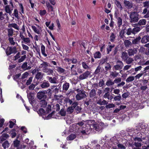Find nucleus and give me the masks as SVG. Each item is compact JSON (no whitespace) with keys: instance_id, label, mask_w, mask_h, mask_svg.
I'll return each mask as SVG.
<instances>
[{"instance_id":"f257e3e1","label":"nucleus","mask_w":149,"mask_h":149,"mask_svg":"<svg viewBox=\"0 0 149 149\" xmlns=\"http://www.w3.org/2000/svg\"><path fill=\"white\" fill-rule=\"evenodd\" d=\"M87 123L88 124L86 126V128L85 129L81 130V132L83 134H87L91 132H95V130L99 131L102 129V126L104 125L102 123H100L99 124L95 123L94 120H88Z\"/></svg>"},{"instance_id":"f03ea898","label":"nucleus","mask_w":149,"mask_h":149,"mask_svg":"<svg viewBox=\"0 0 149 149\" xmlns=\"http://www.w3.org/2000/svg\"><path fill=\"white\" fill-rule=\"evenodd\" d=\"M42 61V63L40 64L39 68L42 69V72L46 73L47 75H50L52 74L53 72V70L48 68L49 65V63L44 61Z\"/></svg>"},{"instance_id":"7ed1b4c3","label":"nucleus","mask_w":149,"mask_h":149,"mask_svg":"<svg viewBox=\"0 0 149 149\" xmlns=\"http://www.w3.org/2000/svg\"><path fill=\"white\" fill-rule=\"evenodd\" d=\"M130 22L135 23L137 22L139 19L138 13L136 12L130 13Z\"/></svg>"},{"instance_id":"20e7f679","label":"nucleus","mask_w":149,"mask_h":149,"mask_svg":"<svg viewBox=\"0 0 149 149\" xmlns=\"http://www.w3.org/2000/svg\"><path fill=\"white\" fill-rule=\"evenodd\" d=\"M76 91L78 93L76 96L77 100H80L86 97V95L84 92L81 91L79 89H77Z\"/></svg>"},{"instance_id":"39448f33","label":"nucleus","mask_w":149,"mask_h":149,"mask_svg":"<svg viewBox=\"0 0 149 149\" xmlns=\"http://www.w3.org/2000/svg\"><path fill=\"white\" fill-rule=\"evenodd\" d=\"M90 73L88 71L85 72L83 74L80 75L79 77V79L80 80H83L86 79L90 74Z\"/></svg>"},{"instance_id":"423d86ee","label":"nucleus","mask_w":149,"mask_h":149,"mask_svg":"<svg viewBox=\"0 0 149 149\" xmlns=\"http://www.w3.org/2000/svg\"><path fill=\"white\" fill-rule=\"evenodd\" d=\"M116 63L117 65L114 66V68L116 70H119L122 68L123 66V63L121 61H118Z\"/></svg>"},{"instance_id":"0eeeda50","label":"nucleus","mask_w":149,"mask_h":149,"mask_svg":"<svg viewBox=\"0 0 149 149\" xmlns=\"http://www.w3.org/2000/svg\"><path fill=\"white\" fill-rule=\"evenodd\" d=\"M45 93L46 92L45 91L39 92L37 93V97L39 99L44 98L46 97Z\"/></svg>"},{"instance_id":"6e6552de","label":"nucleus","mask_w":149,"mask_h":149,"mask_svg":"<svg viewBox=\"0 0 149 149\" xmlns=\"http://www.w3.org/2000/svg\"><path fill=\"white\" fill-rule=\"evenodd\" d=\"M47 79L51 83L57 84L58 82L57 78L56 77H52L48 76L47 77Z\"/></svg>"},{"instance_id":"1a4fd4ad","label":"nucleus","mask_w":149,"mask_h":149,"mask_svg":"<svg viewBox=\"0 0 149 149\" xmlns=\"http://www.w3.org/2000/svg\"><path fill=\"white\" fill-rule=\"evenodd\" d=\"M15 50V48H12L11 47H7L6 50V53L8 55L11 54L13 53Z\"/></svg>"},{"instance_id":"9d476101","label":"nucleus","mask_w":149,"mask_h":149,"mask_svg":"<svg viewBox=\"0 0 149 149\" xmlns=\"http://www.w3.org/2000/svg\"><path fill=\"white\" fill-rule=\"evenodd\" d=\"M128 52L129 56L133 55L137 52V49L136 48L130 49L128 50Z\"/></svg>"},{"instance_id":"9b49d317","label":"nucleus","mask_w":149,"mask_h":149,"mask_svg":"<svg viewBox=\"0 0 149 149\" xmlns=\"http://www.w3.org/2000/svg\"><path fill=\"white\" fill-rule=\"evenodd\" d=\"M13 10V8L10 7L9 5H7L5 7V10L6 12L10 15L11 14Z\"/></svg>"},{"instance_id":"f8f14e48","label":"nucleus","mask_w":149,"mask_h":149,"mask_svg":"<svg viewBox=\"0 0 149 149\" xmlns=\"http://www.w3.org/2000/svg\"><path fill=\"white\" fill-rule=\"evenodd\" d=\"M124 2L125 6L127 8L130 9L132 7L133 5L131 2L129 1L125 0Z\"/></svg>"},{"instance_id":"ddd939ff","label":"nucleus","mask_w":149,"mask_h":149,"mask_svg":"<svg viewBox=\"0 0 149 149\" xmlns=\"http://www.w3.org/2000/svg\"><path fill=\"white\" fill-rule=\"evenodd\" d=\"M49 86L50 84L48 81L45 80L41 85V87L42 88H45L49 87Z\"/></svg>"},{"instance_id":"4468645a","label":"nucleus","mask_w":149,"mask_h":149,"mask_svg":"<svg viewBox=\"0 0 149 149\" xmlns=\"http://www.w3.org/2000/svg\"><path fill=\"white\" fill-rule=\"evenodd\" d=\"M27 62H24L22 65V68L24 70H27L30 69L31 67L30 66H27Z\"/></svg>"},{"instance_id":"2eb2a0df","label":"nucleus","mask_w":149,"mask_h":149,"mask_svg":"<svg viewBox=\"0 0 149 149\" xmlns=\"http://www.w3.org/2000/svg\"><path fill=\"white\" fill-rule=\"evenodd\" d=\"M141 41L142 43H146L149 41V36H145L142 39Z\"/></svg>"},{"instance_id":"dca6fc26","label":"nucleus","mask_w":149,"mask_h":149,"mask_svg":"<svg viewBox=\"0 0 149 149\" xmlns=\"http://www.w3.org/2000/svg\"><path fill=\"white\" fill-rule=\"evenodd\" d=\"M56 70L60 74L64 73L65 71V70L64 69L61 68L60 67L56 66Z\"/></svg>"},{"instance_id":"f3484780","label":"nucleus","mask_w":149,"mask_h":149,"mask_svg":"<svg viewBox=\"0 0 149 149\" xmlns=\"http://www.w3.org/2000/svg\"><path fill=\"white\" fill-rule=\"evenodd\" d=\"M70 86L69 84L68 83L65 82L63 85V90L67 91L69 88Z\"/></svg>"},{"instance_id":"a211bd4d","label":"nucleus","mask_w":149,"mask_h":149,"mask_svg":"<svg viewBox=\"0 0 149 149\" xmlns=\"http://www.w3.org/2000/svg\"><path fill=\"white\" fill-rule=\"evenodd\" d=\"M19 13L22 16V13L24 14V8L22 4L21 3H20L19 4Z\"/></svg>"},{"instance_id":"6ab92c4d","label":"nucleus","mask_w":149,"mask_h":149,"mask_svg":"<svg viewBox=\"0 0 149 149\" xmlns=\"http://www.w3.org/2000/svg\"><path fill=\"white\" fill-rule=\"evenodd\" d=\"M9 137V135L6 134H4L0 137V139L1 141H3Z\"/></svg>"},{"instance_id":"aec40b11","label":"nucleus","mask_w":149,"mask_h":149,"mask_svg":"<svg viewBox=\"0 0 149 149\" xmlns=\"http://www.w3.org/2000/svg\"><path fill=\"white\" fill-rule=\"evenodd\" d=\"M76 137V135L74 134H72L69 136L67 138L68 140H72L75 138Z\"/></svg>"},{"instance_id":"412c9836","label":"nucleus","mask_w":149,"mask_h":149,"mask_svg":"<svg viewBox=\"0 0 149 149\" xmlns=\"http://www.w3.org/2000/svg\"><path fill=\"white\" fill-rule=\"evenodd\" d=\"M101 57V54L99 52H97L94 54V57L95 58H100Z\"/></svg>"},{"instance_id":"4be33fe9","label":"nucleus","mask_w":149,"mask_h":149,"mask_svg":"<svg viewBox=\"0 0 149 149\" xmlns=\"http://www.w3.org/2000/svg\"><path fill=\"white\" fill-rule=\"evenodd\" d=\"M41 52L42 54L45 57L47 56V54L45 53V47L43 45L41 46Z\"/></svg>"},{"instance_id":"5701e85b","label":"nucleus","mask_w":149,"mask_h":149,"mask_svg":"<svg viewBox=\"0 0 149 149\" xmlns=\"http://www.w3.org/2000/svg\"><path fill=\"white\" fill-rule=\"evenodd\" d=\"M97 103L100 105H103L107 104V101L105 100L102 101L101 100H100L97 101Z\"/></svg>"},{"instance_id":"b1692460","label":"nucleus","mask_w":149,"mask_h":149,"mask_svg":"<svg viewBox=\"0 0 149 149\" xmlns=\"http://www.w3.org/2000/svg\"><path fill=\"white\" fill-rule=\"evenodd\" d=\"M146 20L145 19H143L139 21L138 24L140 26H143L146 24Z\"/></svg>"},{"instance_id":"393cba45","label":"nucleus","mask_w":149,"mask_h":149,"mask_svg":"<svg viewBox=\"0 0 149 149\" xmlns=\"http://www.w3.org/2000/svg\"><path fill=\"white\" fill-rule=\"evenodd\" d=\"M122 58L124 60H126L128 57L127 54L125 52H123L122 54Z\"/></svg>"},{"instance_id":"a878e982","label":"nucleus","mask_w":149,"mask_h":149,"mask_svg":"<svg viewBox=\"0 0 149 149\" xmlns=\"http://www.w3.org/2000/svg\"><path fill=\"white\" fill-rule=\"evenodd\" d=\"M141 29L139 27L134 28L133 30V34H135L140 30Z\"/></svg>"},{"instance_id":"bb28decb","label":"nucleus","mask_w":149,"mask_h":149,"mask_svg":"<svg viewBox=\"0 0 149 149\" xmlns=\"http://www.w3.org/2000/svg\"><path fill=\"white\" fill-rule=\"evenodd\" d=\"M40 103L42 107L44 108L47 106V103L45 100H43L41 101Z\"/></svg>"},{"instance_id":"cd10ccee","label":"nucleus","mask_w":149,"mask_h":149,"mask_svg":"<svg viewBox=\"0 0 149 149\" xmlns=\"http://www.w3.org/2000/svg\"><path fill=\"white\" fill-rule=\"evenodd\" d=\"M31 28L33 30L35 33L38 34L40 33V31L38 29H37L35 26H31Z\"/></svg>"},{"instance_id":"c85d7f7f","label":"nucleus","mask_w":149,"mask_h":149,"mask_svg":"<svg viewBox=\"0 0 149 149\" xmlns=\"http://www.w3.org/2000/svg\"><path fill=\"white\" fill-rule=\"evenodd\" d=\"M13 15L17 18L18 19L19 16L18 15V12L17 9H15L13 13Z\"/></svg>"},{"instance_id":"c756f323","label":"nucleus","mask_w":149,"mask_h":149,"mask_svg":"<svg viewBox=\"0 0 149 149\" xmlns=\"http://www.w3.org/2000/svg\"><path fill=\"white\" fill-rule=\"evenodd\" d=\"M9 123L10 124L9 125V127L10 128H12L16 123V120L15 119H13L12 121H10Z\"/></svg>"},{"instance_id":"7c9ffc66","label":"nucleus","mask_w":149,"mask_h":149,"mask_svg":"<svg viewBox=\"0 0 149 149\" xmlns=\"http://www.w3.org/2000/svg\"><path fill=\"white\" fill-rule=\"evenodd\" d=\"M21 42L22 43V47L23 49L25 50H26L27 51H29V47L28 46H27V45H26L24 44H23L22 41Z\"/></svg>"},{"instance_id":"2f4dec72","label":"nucleus","mask_w":149,"mask_h":149,"mask_svg":"<svg viewBox=\"0 0 149 149\" xmlns=\"http://www.w3.org/2000/svg\"><path fill=\"white\" fill-rule=\"evenodd\" d=\"M115 3L118 7L120 9V10H122L123 9V8L120 2L116 0L115 1Z\"/></svg>"},{"instance_id":"473e14b6","label":"nucleus","mask_w":149,"mask_h":149,"mask_svg":"<svg viewBox=\"0 0 149 149\" xmlns=\"http://www.w3.org/2000/svg\"><path fill=\"white\" fill-rule=\"evenodd\" d=\"M7 17V14L6 13L5 14H3L2 12H0V19L3 20L5 18Z\"/></svg>"},{"instance_id":"72a5a7b5","label":"nucleus","mask_w":149,"mask_h":149,"mask_svg":"<svg viewBox=\"0 0 149 149\" xmlns=\"http://www.w3.org/2000/svg\"><path fill=\"white\" fill-rule=\"evenodd\" d=\"M114 45H108L107 48V54H108L111 51V49L114 47Z\"/></svg>"},{"instance_id":"f704fd0d","label":"nucleus","mask_w":149,"mask_h":149,"mask_svg":"<svg viewBox=\"0 0 149 149\" xmlns=\"http://www.w3.org/2000/svg\"><path fill=\"white\" fill-rule=\"evenodd\" d=\"M2 146L4 149H6L7 148H8L9 146V143L8 142V141H6L2 144Z\"/></svg>"},{"instance_id":"c9c22d12","label":"nucleus","mask_w":149,"mask_h":149,"mask_svg":"<svg viewBox=\"0 0 149 149\" xmlns=\"http://www.w3.org/2000/svg\"><path fill=\"white\" fill-rule=\"evenodd\" d=\"M9 25L10 27H13L17 30H19V27L17 26V24H9Z\"/></svg>"},{"instance_id":"e433bc0d","label":"nucleus","mask_w":149,"mask_h":149,"mask_svg":"<svg viewBox=\"0 0 149 149\" xmlns=\"http://www.w3.org/2000/svg\"><path fill=\"white\" fill-rule=\"evenodd\" d=\"M134 77L130 76L126 79V81L128 83L131 82L134 79Z\"/></svg>"},{"instance_id":"4c0bfd02","label":"nucleus","mask_w":149,"mask_h":149,"mask_svg":"<svg viewBox=\"0 0 149 149\" xmlns=\"http://www.w3.org/2000/svg\"><path fill=\"white\" fill-rule=\"evenodd\" d=\"M95 90H91L90 93V97H93L95 96Z\"/></svg>"},{"instance_id":"58836bf2","label":"nucleus","mask_w":149,"mask_h":149,"mask_svg":"<svg viewBox=\"0 0 149 149\" xmlns=\"http://www.w3.org/2000/svg\"><path fill=\"white\" fill-rule=\"evenodd\" d=\"M23 41L25 44L29 45V44L31 42L29 38H25L24 40H23Z\"/></svg>"},{"instance_id":"ea45409f","label":"nucleus","mask_w":149,"mask_h":149,"mask_svg":"<svg viewBox=\"0 0 149 149\" xmlns=\"http://www.w3.org/2000/svg\"><path fill=\"white\" fill-rule=\"evenodd\" d=\"M118 73L116 72H111L110 74V77H116L118 75Z\"/></svg>"},{"instance_id":"a19ab883","label":"nucleus","mask_w":149,"mask_h":149,"mask_svg":"<svg viewBox=\"0 0 149 149\" xmlns=\"http://www.w3.org/2000/svg\"><path fill=\"white\" fill-rule=\"evenodd\" d=\"M141 38L140 37H138L136 38L135 39H134L133 40H132V43L134 44H137L138 42L140 40Z\"/></svg>"},{"instance_id":"79ce46f5","label":"nucleus","mask_w":149,"mask_h":149,"mask_svg":"<svg viewBox=\"0 0 149 149\" xmlns=\"http://www.w3.org/2000/svg\"><path fill=\"white\" fill-rule=\"evenodd\" d=\"M26 58V55H24L21 57L19 59L18 62L19 63H21L23 62Z\"/></svg>"},{"instance_id":"37998d69","label":"nucleus","mask_w":149,"mask_h":149,"mask_svg":"<svg viewBox=\"0 0 149 149\" xmlns=\"http://www.w3.org/2000/svg\"><path fill=\"white\" fill-rule=\"evenodd\" d=\"M116 36L115 34L114 33H112L110 36L109 38L111 42H113L114 41L115 39V38Z\"/></svg>"},{"instance_id":"c03bdc74","label":"nucleus","mask_w":149,"mask_h":149,"mask_svg":"<svg viewBox=\"0 0 149 149\" xmlns=\"http://www.w3.org/2000/svg\"><path fill=\"white\" fill-rule=\"evenodd\" d=\"M114 84V82L112 81L110 79L108 80L106 83V85L108 86L113 85Z\"/></svg>"},{"instance_id":"a18cd8bd","label":"nucleus","mask_w":149,"mask_h":149,"mask_svg":"<svg viewBox=\"0 0 149 149\" xmlns=\"http://www.w3.org/2000/svg\"><path fill=\"white\" fill-rule=\"evenodd\" d=\"M124 43L126 47H128L131 45V42L128 40H126L124 41Z\"/></svg>"},{"instance_id":"49530a36","label":"nucleus","mask_w":149,"mask_h":149,"mask_svg":"<svg viewBox=\"0 0 149 149\" xmlns=\"http://www.w3.org/2000/svg\"><path fill=\"white\" fill-rule=\"evenodd\" d=\"M48 90L49 91V92L52 91L55 94L58 93V89L57 88H56L54 89H53L52 88L49 89H48Z\"/></svg>"},{"instance_id":"de8ad7c7","label":"nucleus","mask_w":149,"mask_h":149,"mask_svg":"<svg viewBox=\"0 0 149 149\" xmlns=\"http://www.w3.org/2000/svg\"><path fill=\"white\" fill-rule=\"evenodd\" d=\"M82 66L83 68L85 69H90V68L86 63L85 62H83L82 63Z\"/></svg>"},{"instance_id":"09e8293b","label":"nucleus","mask_w":149,"mask_h":149,"mask_svg":"<svg viewBox=\"0 0 149 149\" xmlns=\"http://www.w3.org/2000/svg\"><path fill=\"white\" fill-rule=\"evenodd\" d=\"M55 113V111H53L51 113L49 114L47 116V119H49L51 118H54V114Z\"/></svg>"},{"instance_id":"8fccbe9b","label":"nucleus","mask_w":149,"mask_h":149,"mask_svg":"<svg viewBox=\"0 0 149 149\" xmlns=\"http://www.w3.org/2000/svg\"><path fill=\"white\" fill-rule=\"evenodd\" d=\"M42 76L40 72H38L36 75V78L37 79H41L42 78Z\"/></svg>"},{"instance_id":"3c124183","label":"nucleus","mask_w":149,"mask_h":149,"mask_svg":"<svg viewBox=\"0 0 149 149\" xmlns=\"http://www.w3.org/2000/svg\"><path fill=\"white\" fill-rule=\"evenodd\" d=\"M8 39L11 45H15V42L14 41L13 38L9 37Z\"/></svg>"},{"instance_id":"603ef678","label":"nucleus","mask_w":149,"mask_h":149,"mask_svg":"<svg viewBox=\"0 0 149 149\" xmlns=\"http://www.w3.org/2000/svg\"><path fill=\"white\" fill-rule=\"evenodd\" d=\"M71 107L68 108L67 109V111L69 113H71L73 111L74 109Z\"/></svg>"},{"instance_id":"864d4df0","label":"nucleus","mask_w":149,"mask_h":149,"mask_svg":"<svg viewBox=\"0 0 149 149\" xmlns=\"http://www.w3.org/2000/svg\"><path fill=\"white\" fill-rule=\"evenodd\" d=\"M132 33L133 34V30L131 28H129L127 30L126 32V34L128 35H130Z\"/></svg>"},{"instance_id":"5fc2aeb1","label":"nucleus","mask_w":149,"mask_h":149,"mask_svg":"<svg viewBox=\"0 0 149 149\" xmlns=\"http://www.w3.org/2000/svg\"><path fill=\"white\" fill-rule=\"evenodd\" d=\"M60 113V115L62 116H65L66 115V111L64 109H61Z\"/></svg>"},{"instance_id":"6e6d98bb","label":"nucleus","mask_w":149,"mask_h":149,"mask_svg":"<svg viewBox=\"0 0 149 149\" xmlns=\"http://www.w3.org/2000/svg\"><path fill=\"white\" fill-rule=\"evenodd\" d=\"M126 60V62L128 64L131 63H132L134 61L133 59L131 58H129Z\"/></svg>"},{"instance_id":"4d7b16f0","label":"nucleus","mask_w":149,"mask_h":149,"mask_svg":"<svg viewBox=\"0 0 149 149\" xmlns=\"http://www.w3.org/2000/svg\"><path fill=\"white\" fill-rule=\"evenodd\" d=\"M8 36L9 37L11 36L13 33V30L12 29H9L8 30Z\"/></svg>"},{"instance_id":"13d9d810","label":"nucleus","mask_w":149,"mask_h":149,"mask_svg":"<svg viewBox=\"0 0 149 149\" xmlns=\"http://www.w3.org/2000/svg\"><path fill=\"white\" fill-rule=\"evenodd\" d=\"M101 69V68L100 67V66H98L94 72L95 74H97L99 73Z\"/></svg>"},{"instance_id":"bf43d9fd","label":"nucleus","mask_w":149,"mask_h":149,"mask_svg":"<svg viewBox=\"0 0 149 149\" xmlns=\"http://www.w3.org/2000/svg\"><path fill=\"white\" fill-rule=\"evenodd\" d=\"M118 23L119 27H120L122 24V19L120 17L118 18Z\"/></svg>"},{"instance_id":"052dcab7","label":"nucleus","mask_w":149,"mask_h":149,"mask_svg":"<svg viewBox=\"0 0 149 149\" xmlns=\"http://www.w3.org/2000/svg\"><path fill=\"white\" fill-rule=\"evenodd\" d=\"M38 113L39 115H42L44 114V110L42 108L40 109L38 111Z\"/></svg>"},{"instance_id":"680f3d73","label":"nucleus","mask_w":149,"mask_h":149,"mask_svg":"<svg viewBox=\"0 0 149 149\" xmlns=\"http://www.w3.org/2000/svg\"><path fill=\"white\" fill-rule=\"evenodd\" d=\"M109 93H106L104 96V98H107L108 99L111 100L112 97H109Z\"/></svg>"},{"instance_id":"e2e57ef3","label":"nucleus","mask_w":149,"mask_h":149,"mask_svg":"<svg viewBox=\"0 0 149 149\" xmlns=\"http://www.w3.org/2000/svg\"><path fill=\"white\" fill-rule=\"evenodd\" d=\"M117 146L118 148L120 149H125V146L119 143L118 144Z\"/></svg>"},{"instance_id":"0e129e2a","label":"nucleus","mask_w":149,"mask_h":149,"mask_svg":"<svg viewBox=\"0 0 149 149\" xmlns=\"http://www.w3.org/2000/svg\"><path fill=\"white\" fill-rule=\"evenodd\" d=\"M71 74L73 75H77V73L76 70V67L74 68L71 69Z\"/></svg>"},{"instance_id":"69168bd1","label":"nucleus","mask_w":149,"mask_h":149,"mask_svg":"<svg viewBox=\"0 0 149 149\" xmlns=\"http://www.w3.org/2000/svg\"><path fill=\"white\" fill-rule=\"evenodd\" d=\"M14 145L15 147H18L19 146V141L17 140H16L14 141Z\"/></svg>"},{"instance_id":"338daca9","label":"nucleus","mask_w":149,"mask_h":149,"mask_svg":"<svg viewBox=\"0 0 149 149\" xmlns=\"http://www.w3.org/2000/svg\"><path fill=\"white\" fill-rule=\"evenodd\" d=\"M46 13V11L45 10H40V11L39 14L41 16L44 15Z\"/></svg>"},{"instance_id":"774afa93","label":"nucleus","mask_w":149,"mask_h":149,"mask_svg":"<svg viewBox=\"0 0 149 149\" xmlns=\"http://www.w3.org/2000/svg\"><path fill=\"white\" fill-rule=\"evenodd\" d=\"M144 6L146 8H148L149 7V1H147L144 2L143 3Z\"/></svg>"}]
</instances>
